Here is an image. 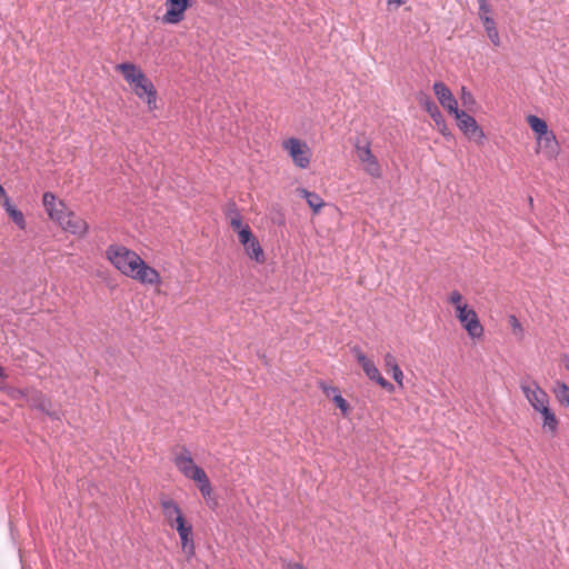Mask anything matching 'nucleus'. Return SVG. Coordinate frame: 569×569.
I'll return each instance as SVG.
<instances>
[{"label":"nucleus","instance_id":"obj_1","mask_svg":"<svg viewBox=\"0 0 569 569\" xmlns=\"http://www.w3.org/2000/svg\"><path fill=\"white\" fill-rule=\"evenodd\" d=\"M106 259L122 276L138 283L159 290L162 286L160 272L150 266L137 251L124 244L113 243L106 249Z\"/></svg>","mask_w":569,"mask_h":569},{"label":"nucleus","instance_id":"obj_2","mask_svg":"<svg viewBox=\"0 0 569 569\" xmlns=\"http://www.w3.org/2000/svg\"><path fill=\"white\" fill-rule=\"evenodd\" d=\"M114 70L121 74L132 93L147 106L149 112L158 107V90L151 79L136 63L127 61L116 64Z\"/></svg>","mask_w":569,"mask_h":569},{"label":"nucleus","instance_id":"obj_3","mask_svg":"<svg viewBox=\"0 0 569 569\" xmlns=\"http://www.w3.org/2000/svg\"><path fill=\"white\" fill-rule=\"evenodd\" d=\"M172 463L186 478L193 481L204 499L213 493V488L207 472L196 463L191 451L182 446L172 453Z\"/></svg>","mask_w":569,"mask_h":569},{"label":"nucleus","instance_id":"obj_4","mask_svg":"<svg viewBox=\"0 0 569 569\" xmlns=\"http://www.w3.org/2000/svg\"><path fill=\"white\" fill-rule=\"evenodd\" d=\"M161 512L166 523L177 530L181 548L189 555L194 553V541L191 523L186 519L180 506L169 497L160 499Z\"/></svg>","mask_w":569,"mask_h":569},{"label":"nucleus","instance_id":"obj_5","mask_svg":"<svg viewBox=\"0 0 569 569\" xmlns=\"http://www.w3.org/2000/svg\"><path fill=\"white\" fill-rule=\"evenodd\" d=\"M447 301L453 307L456 318L466 330L469 338L473 340L481 339L485 333V328L476 310L468 305L461 292L459 290L450 291Z\"/></svg>","mask_w":569,"mask_h":569},{"label":"nucleus","instance_id":"obj_6","mask_svg":"<svg viewBox=\"0 0 569 569\" xmlns=\"http://www.w3.org/2000/svg\"><path fill=\"white\" fill-rule=\"evenodd\" d=\"M519 387L525 399L535 412L551 405L550 396L537 380L525 377L520 380Z\"/></svg>","mask_w":569,"mask_h":569},{"label":"nucleus","instance_id":"obj_7","mask_svg":"<svg viewBox=\"0 0 569 569\" xmlns=\"http://www.w3.org/2000/svg\"><path fill=\"white\" fill-rule=\"evenodd\" d=\"M355 153L361 170L372 179L382 178V167L378 158L371 150V144L368 140L357 141L355 143Z\"/></svg>","mask_w":569,"mask_h":569},{"label":"nucleus","instance_id":"obj_8","mask_svg":"<svg viewBox=\"0 0 569 569\" xmlns=\"http://www.w3.org/2000/svg\"><path fill=\"white\" fill-rule=\"evenodd\" d=\"M351 352L369 380L373 381L388 392H392L395 390L393 385L381 375L373 359L369 358L359 346L352 347Z\"/></svg>","mask_w":569,"mask_h":569},{"label":"nucleus","instance_id":"obj_9","mask_svg":"<svg viewBox=\"0 0 569 569\" xmlns=\"http://www.w3.org/2000/svg\"><path fill=\"white\" fill-rule=\"evenodd\" d=\"M292 163L299 169H307L311 163L312 151L308 143L299 138H288L281 142Z\"/></svg>","mask_w":569,"mask_h":569},{"label":"nucleus","instance_id":"obj_10","mask_svg":"<svg viewBox=\"0 0 569 569\" xmlns=\"http://www.w3.org/2000/svg\"><path fill=\"white\" fill-rule=\"evenodd\" d=\"M453 117L457 121V127L468 140L482 143L486 138L485 131L472 116L463 110H459Z\"/></svg>","mask_w":569,"mask_h":569},{"label":"nucleus","instance_id":"obj_11","mask_svg":"<svg viewBox=\"0 0 569 569\" xmlns=\"http://www.w3.org/2000/svg\"><path fill=\"white\" fill-rule=\"evenodd\" d=\"M166 12L162 22L166 24H179L186 18V12L192 7V0H166Z\"/></svg>","mask_w":569,"mask_h":569},{"label":"nucleus","instance_id":"obj_12","mask_svg":"<svg viewBox=\"0 0 569 569\" xmlns=\"http://www.w3.org/2000/svg\"><path fill=\"white\" fill-rule=\"evenodd\" d=\"M42 204L49 218L58 226L70 211L64 201L58 199L54 193L48 191L42 196Z\"/></svg>","mask_w":569,"mask_h":569},{"label":"nucleus","instance_id":"obj_13","mask_svg":"<svg viewBox=\"0 0 569 569\" xmlns=\"http://www.w3.org/2000/svg\"><path fill=\"white\" fill-rule=\"evenodd\" d=\"M59 227L77 238H84L89 233V223L87 220L80 216H78L73 210L67 213V216L61 220Z\"/></svg>","mask_w":569,"mask_h":569},{"label":"nucleus","instance_id":"obj_14","mask_svg":"<svg viewBox=\"0 0 569 569\" xmlns=\"http://www.w3.org/2000/svg\"><path fill=\"white\" fill-rule=\"evenodd\" d=\"M432 89L441 107L446 109L450 114L453 116L457 111L460 110L458 107V100L446 83L437 81L433 83Z\"/></svg>","mask_w":569,"mask_h":569},{"label":"nucleus","instance_id":"obj_15","mask_svg":"<svg viewBox=\"0 0 569 569\" xmlns=\"http://www.w3.org/2000/svg\"><path fill=\"white\" fill-rule=\"evenodd\" d=\"M536 153H542L548 160H555L560 153V144L555 132L536 139Z\"/></svg>","mask_w":569,"mask_h":569},{"label":"nucleus","instance_id":"obj_16","mask_svg":"<svg viewBox=\"0 0 569 569\" xmlns=\"http://www.w3.org/2000/svg\"><path fill=\"white\" fill-rule=\"evenodd\" d=\"M541 417V430L543 433L555 437L559 431L560 420L551 405L536 411Z\"/></svg>","mask_w":569,"mask_h":569},{"label":"nucleus","instance_id":"obj_17","mask_svg":"<svg viewBox=\"0 0 569 569\" xmlns=\"http://www.w3.org/2000/svg\"><path fill=\"white\" fill-rule=\"evenodd\" d=\"M383 368L387 373H390L399 388L405 387V375L401 370L396 356L391 352L383 355Z\"/></svg>","mask_w":569,"mask_h":569},{"label":"nucleus","instance_id":"obj_18","mask_svg":"<svg viewBox=\"0 0 569 569\" xmlns=\"http://www.w3.org/2000/svg\"><path fill=\"white\" fill-rule=\"evenodd\" d=\"M296 192L307 201L313 214L320 213L326 206L325 200L317 192L309 191L306 188H297Z\"/></svg>","mask_w":569,"mask_h":569},{"label":"nucleus","instance_id":"obj_19","mask_svg":"<svg viewBox=\"0 0 569 569\" xmlns=\"http://www.w3.org/2000/svg\"><path fill=\"white\" fill-rule=\"evenodd\" d=\"M526 121L533 131L536 139L548 136V133L552 132L549 130L547 122L538 116L529 114L526 117Z\"/></svg>","mask_w":569,"mask_h":569},{"label":"nucleus","instance_id":"obj_20","mask_svg":"<svg viewBox=\"0 0 569 569\" xmlns=\"http://www.w3.org/2000/svg\"><path fill=\"white\" fill-rule=\"evenodd\" d=\"M243 249L246 254L254 262L263 263L266 261L263 249L257 238L244 246Z\"/></svg>","mask_w":569,"mask_h":569},{"label":"nucleus","instance_id":"obj_21","mask_svg":"<svg viewBox=\"0 0 569 569\" xmlns=\"http://www.w3.org/2000/svg\"><path fill=\"white\" fill-rule=\"evenodd\" d=\"M3 207L7 211V213L9 214V217L12 219V221L20 228V229H24L26 228V220H24V217H23V213L18 210L10 201L9 197H6V199L3 200Z\"/></svg>","mask_w":569,"mask_h":569},{"label":"nucleus","instance_id":"obj_22","mask_svg":"<svg viewBox=\"0 0 569 569\" xmlns=\"http://www.w3.org/2000/svg\"><path fill=\"white\" fill-rule=\"evenodd\" d=\"M226 218L232 228V230H238L241 226L246 224L242 220V216L239 212L237 206L234 203L228 204L226 211Z\"/></svg>","mask_w":569,"mask_h":569},{"label":"nucleus","instance_id":"obj_23","mask_svg":"<svg viewBox=\"0 0 569 569\" xmlns=\"http://www.w3.org/2000/svg\"><path fill=\"white\" fill-rule=\"evenodd\" d=\"M419 101L433 121L442 117L440 109L429 97H422Z\"/></svg>","mask_w":569,"mask_h":569},{"label":"nucleus","instance_id":"obj_24","mask_svg":"<svg viewBox=\"0 0 569 569\" xmlns=\"http://www.w3.org/2000/svg\"><path fill=\"white\" fill-rule=\"evenodd\" d=\"M482 26H483L486 34L489 38V40L491 41V43L495 47H499L501 44V40H500V36H499L495 19L490 20V21L486 20V22H482Z\"/></svg>","mask_w":569,"mask_h":569},{"label":"nucleus","instance_id":"obj_25","mask_svg":"<svg viewBox=\"0 0 569 569\" xmlns=\"http://www.w3.org/2000/svg\"><path fill=\"white\" fill-rule=\"evenodd\" d=\"M31 406L38 408L39 410L46 412L52 418H58L54 413L49 411V408L51 406L50 401L40 392H37L34 395V398L32 399Z\"/></svg>","mask_w":569,"mask_h":569},{"label":"nucleus","instance_id":"obj_26","mask_svg":"<svg viewBox=\"0 0 569 569\" xmlns=\"http://www.w3.org/2000/svg\"><path fill=\"white\" fill-rule=\"evenodd\" d=\"M478 4H479L478 16H479L481 23L486 22V20L487 21L493 20L492 8L488 3V1L487 0H478Z\"/></svg>","mask_w":569,"mask_h":569},{"label":"nucleus","instance_id":"obj_27","mask_svg":"<svg viewBox=\"0 0 569 569\" xmlns=\"http://www.w3.org/2000/svg\"><path fill=\"white\" fill-rule=\"evenodd\" d=\"M233 231L238 233V239L242 247L247 246L249 242L256 239L250 227L247 223L238 228V230Z\"/></svg>","mask_w":569,"mask_h":569},{"label":"nucleus","instance_id":"obj_28","mask_svg":"<svg viewBox=\"0 0 569 569\" xmlns=\"http://www.w3.org/2000/svg\"><path fill=\"white\" fill-rule=\"evenodd\" d=\"M460 100L462 106L470 111H472L477 104L476 98L466 87H462L460 90Z\"/></svg>","mask_w":569,"mask_h":569},{"label":"nucleus","instance_id":"obj_29","mask_svg":"<svg viewBox=\"0 0 569 569\" xmlns=\"http://www.w3.org/2000/svg\"><path fill=\"white\" fill-rule=\"evenodd\" d=\"M333 402L340 409L343 417H347L350 413L351 407L349 402L341 396V393H335Z\"/></svg>","mask_w":569,"mask_h":569},{"label":"nucleus","instance_id":"obj_30","mask_svg":"<svg viewBox=\"0 0 569 569\" xmlns=\"http://www.w3.org/2000/svg\"><path fill=\"white\" fill-rule=\"evenodd\" d=\"M433 122H435L436 128L439 131V133H441L445 138H451V136H452L451 131H450L443 116Z\"/></svg>","mask_w":569,"mask_h":569},{"label":"nucleus","instance_id":"obj_31","mask_svg":"<svg viewBox=\"0 0 569 569\" xmlns=\"http://www.w3.org/2000/svg\"><path fill=\"white\" fill-rule=\"evenodd\" d=\"M320 388L322 392L326 395V397L330 398L333 401L335 393L340 395V390L338 387L328 386L326 383H321Z\"/></svg>","mask_w":569,"mask_h":569},{"label":"nucleus","instance_id":"obj_32","mask_svg":"<svg viewBox=\"0 0 569 569\" xmlns=\"http://www.w3.org/2000/svg\"><path fill=\"white\" fill-rule=\"evenodd\" d=\"M283 569H308L300 562H292V561H283L282 562Z\"/></svg>","mask_w":569,"mask_h":569},{"label":"nucleus","instance_id":"obj_33","mask_svg":"<svg viewBox=\"0 0 569 569\" xmlns=\"http://www.w3.org/2000/svg\"><path fill=\"white\" fill-rule=\"evenodd\" d=\"M509 322L515 332H522V326L515 316H510Z\"/></svg>","mask_w":569,"mask_h":569},{"label":"nucleus","instance_id":"obj_34","mask_svg":"<svg viewBox=\"0 0 569 569\" xmlns=\"http://www.w3.org/2000/svg\"><path fill=\"white\" fill-rule=\"evenodd\" d=\"M388 6L400 7L405 3L403 0H387Z\"/></svg>","mask_w":569,"mask_h":569},{"label":"nucleus","instance_id":"obj_35","mask_svg":"<svg viewBox=\"0 0 569 569\" xmlns=\"http://www.w3.org/2000/svg\"><path fill=\"white\" fill-rule=\"evenodd\" d=\"M562 362H563V367L566 368V370L569 371V357L566 356L563 358Z\"/></svg>","mask_w":569,"mask_h":569},{"label":"nucleus","instance_id":"obj_36","mask_svg":"<svg viewBox=\"0 0 569 569\" xmlns=\"http://www.w3.org/2000/svg\"><path fill=\"white\" fill-rule=\"evenodd\" d=\"M0 197H2L3 200L6 199V197H8L6 193V190L3 189V187L1 184H0Z\"/></svg>","mask_w":569,"mask_h":569},{"label":"nucleus","instance_id":"obj_37","mask_svg":"<svg viewBox=\"0 0 569 569\" xmlns=\"http://www.w3.org/2000/svg\"><path fill=\"white\" fill-rule=\"evenodd\" d=\"M6 373H4V370L3 368L0 366V378H6Z\"/></svg>","mask_w":569,"mask_h":569}]
</instances>
